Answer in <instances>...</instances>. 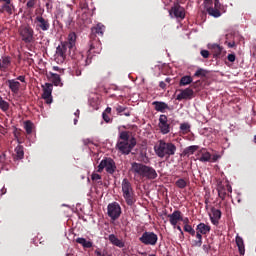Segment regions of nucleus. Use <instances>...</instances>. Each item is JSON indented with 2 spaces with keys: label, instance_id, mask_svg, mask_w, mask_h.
<instances>
[{
  "label": "nucleus",
  "instance_id": "obj_1",
  "mask_svg": "<svg viewBox=\"0 0 256 256\" xmlns=\"http://www.w3.org/2000/svg\"><path fill=\"white\" fill-rule=\"evenodd\" d=\"M105 33V25L99 23L91 29L90 41L88 43L89 50L87 51L86 58L84 59V65H91V59H93V53L99 55L103 47L101 46V40L99 37H103Z\"/></svg>",
  "mask_w": 256,
  "mask_h": 256
},
{
  "label": "nucleus",
  "instance_id": "obj_2",
  "mask_svg": "<svg viewBox=\"0 0 256 256\" xmlns=\"http://www.w3.org/2000/svg\"><path fill=\"white\" fill-rule=\"evenodd\" d=\"M130 171L133 173L136 181H141V179H148L149 181H152L158 177L155 168L139 162H133L131 164Z\"/></svg>",
  "mask_w": 256,
  "mask_h": 256
},
{
  "label": "nucleus",
  "instance_id": "obj_3",
  "mask_svg": "<svg viewBox=\"0 0 256 256\" xmlns=\"http://www.w3.org/2000/svg\"><path fill=\"white\" fill-rule=\"evenodd\" d=\"M131 132L121 131L118 136L116 143V149L121 153V155H129L133 148L137 145V139L135 137L129 136Z\"/></svg>",
  "mask_w": 256,
  "mask_h": 256
},
{
  "label": "nucleus",
  "instance_id": "obj_4",
  "mask_svg": "<svg viewBox=\"0 0 256 256\" xmlns=\"http://www.w3.org/2000/svg\"><path fill=\"white\" fill-rule=\"evenodd\" d=\"M154 153L160 159H169V157H173L177 153V146L173 142L158 140L154 145Z\"/></svg>",
  "mask_w": 256,
  "mask_h": 256
},
{
  "label": "nucleus",
  "instance_id": "obj_5",
  "mask_svg": "<svg viewBox=\"0 0 256 256\" xmlns=\"http://www.w3.org/2000/svg\"><path fill=\"white\" fill-rule=\"evenodd\" d=\"M122 187V197L125 199L126 204L131 207V205H135V190L133 189V184L129 179L124 178L121 183Z\"/></svg>",
  "mask_w": 256,
  "mask_h": 256
},
{
  "label": "nucleus",
  "instance_id": "obj_6",
  "mask_svg": "<svg viewBox=\"0 0 256 256\" xmlns=\"http://www.w3.org/2000/svg\"><path fill=\"white\" fill-rule=\"evenodd\" d=\"M21 41L24 43H33L35 41V30L29 25H21L18 29Z\"/></svg>",
  "mask_w": 256,
  "mask_h": 256
},
{
  "label": "nucleus",
  "instance_id": "obj_7",
  "mask_svg": "<svg viewBox=\"0 0 256 256\" xmlns=\"http://www.w3.org/2000/svg\"><path fill=\"white\" fill-rule=\"evenodd\" d=\"M103 169H105L109 175H113V173L117 171L115 160H113V158H104L101 160L100 164L98 165V173H103Z\"/></svg>",
  "mask_w": 256,
  "mask_h": 256
},
{
  "label": "nucleus",
  "instance_id": "obj_8",
  "mask_svg": "<svg viewBox=\"0 0 256 256\" xmlns=\"http://www.w3.org/2000/svg\"><path fill=\"white\" fill-rule=\"evenodd\" d=\"M140 243L143 245H150L155 247L159 241V236L155 232L145 231L139 238Z\"/></svg>",
  "mask_w": 256,
  "mask_h": 256
},
{
  "label": "nucleus",
  "instance_id": "obj_9",
  "mask_svg": "<svg viewBox=\"0 0 256 256\" xmlns=\"http://www.w3.org/2000/svg\"><path fill=\"white\" fill-rule=\"evenodd\" d=\"M36 31H49L51 29V22L45 18L43 14L37 15L34 19Z\"/></svg>",
  "mask_w": 256,
  "mask_h": 256
},
{
  "label": "nucleus",
  "instance_id": "obj_10",
  "mask_svg": "<svg viewBox=\"0 0 256 256\" xmlns=\"http://www.w3.org/2000/svg\"><path fill=\"white\" fill-rule=\"evenodd\" d=\"M71 51H73V49L62 42L61 45L56 48V59L60 61V63H63L65 59H67V55L71 57Z\"/></svg>",
  "mask_w": 256,
  "mask_h": 256
},
{
  "label": "nucleus",
  "instance_id": "obj_11",
  "mask_svg": "<svg viewBox=\"0 0 256 256\" xmlns=\"http://www.w3.org/2000/svg\"><path fill=\"white\" fill-rule=\"evenodd\" d=\"M107 211L112 221H117V218L121 217V206L117 202L108 204Z\"/></svg>",
  "mask_w": 256,
  "mask_h": 256
},
{
  "label": "nucleus",
  "instance_id": "obj_12",
  "mask_svg": "<svg viewBox=\"0 0 256 256\" xmlns=\"http://www.w3.org/2000/svg\"><path fill=\"white\" fill-rule=\"evenodd\" d=\"M158 127H159L160 133H162V135H167L168 133H171V124H169L167 115H165V114L160 115Z\"/></svg>",
  "mask_w": 256,
  "mask_h": 256
},
{
  "label": "nucleus",
  "instance_id": "obj_13",
  "mask_svg": "<svg viewBox=\"0 0 256 256\" xmlns=\"http://www.w3.org/2000/svg\"><path fill=\"white\" fill-rule=\"evenodd\" d=\"M170 17L183 20L185 18V8L179 3H174L173 7L169 10Z\"/></svg>",
  "mask_w": 256,
  "mask_h": 256
},
{
  "label": "nucleus",
  "instance_id": "obj_14",
  "mask_svg": "<svg viewBox=\"0 0 256 256\" xmlns=\"http://www.w3.org/2000/svg\"><path fill=\"white\" fill-rule=\"evenodd\" d=\"M52 93L53 84L46 83L45 86H43L42 99L46 101L47 105H51L53 103V97L51 96Z\"/></svg>",
  "mask_w": 256,
  "mask_h": 256
},
{
  "label": "nucleus",
  "instance_id": "obj_15",
  "mask_svg": "<svg viewBox=\"0 0 256 256\" xmlns=\"http://www.w3.org/2000/svg\"><path fill=\"white\" fill-rule=\"evenodd\" d=\"M168 218L172 227H177V223H179V221H183V215L179 210H175L172 214H169Z\"/></svg>",
  "mask_w": 256,
  "mask_h": 256
},
{
  "label": "nucleus",
  "instance_id": "obj_16",
  "mask_svg": "<svg viewBox=\"0 0 256 256\" xmlns=\"http://www.w3.org/2000/svg\"><path fill=\"white\" fill-rule=\"evenodd\" d=\"M195 97V92L191 88H186L181 90V93L177 95V101H183V99H193Z\"/></svg>",
  "mask_w": 256,
  "mask_h": 256
},
{
  "label": "nucleus",
  "instance_id": "obj_17",
  "mask_svg": "<svg viewBox=\"0 0 256 256\" xmlns=\"http://www.w3.org/2000/svg\"><path fill=\"white\" fill-rule=\"evenodd\" d=\"M0 13H7V15H13L15 13V5L10 2H2L0 7Z\"/></svg>",
  "mask_w": 256,
  "mask_h": 256
},
{
  "label": "nucleus",
  "instance_id": "obj_18",
  "mask_svg": "<svg viewBox=\"0 0 256 256\" xmlns=\"http://www.w3.org/2000/svg\"><path fill=\"white\" fill-rule=\"evenodd\" d=\"M152 105L154 106L155 111H158L159 113H165L167 110L171 111V108L165 102L154 101L152 102Z\"/></svg>",
  "mask_w": 256,
  "mask_h": 256
},
{
  "label": "nucleus",
  "instance_id": "obj_19",
  "mask_svg": "<svg viewBox=\"0 0 256 256\" xmlns=\"http://www.w3.org/2000/svg\"><path fill=\"white\" fill-rule=\"evenodd\" d=\"M216 191L218 192V197L222 201H225V197H227V186L223 182L218 181Z\"/></svg>",
  "mask_w": 256,
  "mask_h": 256
},
{
  "label": "nucleus",
  "instance_id": "obj_20",
  "mask_svg": "<svg viewBox=\"0 0 256 256\" xmlns=\"http://www.w3.org/2000/svg\"><path fill=\"white\" fill-rule=\"evenodd\" d=\"M25 157V148L21 145H18L14 149L13 159L14 161H21Z\"/></svg>",
  "mask_w": 256,
  "mask_h": 256
},
{
  "label": "nucleus",
  "instance_id": "obj_21",
  "mask_svg": "<svg viewBox=\"0 0 256 256\" xmlns=\"http://www.w3.org/2000/svg\"><path fill=\"white\" fill-rule=\"evenodd\" d=\"M108 240L115 247H119V249H123V247H125V242H123V240L119 239L115 234H110L108 236Z\"/></svg>",
  "mask_w": 256,
  "mask_h": 256
},
{
  "label": "nucleus",
  "instance_id": "obj_22",
  "mask_svg": "<svg viewBox=\"0 0 256 256\" xmlns=\"http://www.w3.org/2000/svg\"><path fill=\"white\" fill-rule=\"evenodd\" d=\"M9 67H11V58L9 56H4L0 59V71L5 73Z\"/></svg>",
  "mask_w": 256,
  "mask_h": 256
},
{
  "label": "nucleus",
  "instance_id": "obj_23",
  "mask_svg": "<svg viewBox=\"0 0 256 256\" xmlns=\"http://www.w3.org/2000/svg\"><path fill=\"white\" fill-rule=\"evenodd\" d=\"M8 87L12 93H19V89H21V83L15 79H11L7 81Z\"/></svg>",
  "mask_w": 256,
  "mask_h": 256
},
{
  "label": "nucleus",
  "instance_id": "obj_24",
  "mask_svg": "<svg viewBox=\"0 0 256 256\" xmlns=\"http://www.w3.org/2000/svg\"><path fill=\"white\" fill-rule=\"evenodd\" d=\"M77 41V34L75 32H70L68 35V41H65L66 44L72 51H75V43Z\"/></svg>",
  "mask_w": 256,
  "mask_h": 256
},
{
  "label": "nucleus",
  "instance_id": "obj_25",
  "mask_svg": "<svg viewBox=\"0 0 256 256\" xmlns=\"http://www.w3.org/2000/svg\"><path fill=\"white\" fill-rule=\"evenodd\" d=\"M211 231V226L205 224V223H199L196 226V233H199V235H207Z\"/></svg>",
  "mask_w": 256,
  "mask_h": 256
},
{
  "label": "nucleus",
  "instance_id": "obj_26",
  "mask_svg": "<svg viewBox=\"0 0 256 256\" xmlns=\"http://www.w3.org/2000/svg\"><path fill=\"white\" fill-rule=\"evenodd\" d=\"M49 75L55 87H63V83L61 82V76L59 74L49 72Z\"/></svg>",
  "mask_w": 256,
  "mask_h": 256
},
{
  "label": "nucleus",
  "instance_id": "obj_27",
  "mask_svg": "<svg viewBox=\"0 0 256 256\" xmlns=\"http://www.w3.org/2000/svg\"><path fill=\"white\" fill-rule=\"evenodd\" d=\"M236 245L240 255H245V242L241 236H236Z\"/></svg>",
  "mask_w": 256,
  "mask_h": 256
},
{
  "label": "nucleus",
  "instance_id": "obj_28",
  "mask_svg": "<svg viewBox=\"0 0 256 256\" xmlns=\"http://www.w3.org/2000/svg\"><path fill=\"white\" fill-rule=\"evenodd\" d=\"M212 215L213 217H211V222L213 225H217V223H219V219H221V210L213 208Z\"/></svg>",
  "mask_w": 256,
  "mask_h": 256
},
{
  "label": "nucleus",
  "instance_id": "obj_29",
  "mask_svg": "<svg viewBox=\"0 0 256 256\" xmlns=\"http://www.w3.org/2000/svg\"><path fill=\"white\" fill-rule=\"evenodd\" d=\"M194 237L195 239L192 240V247H201V245H203V235L196 232Z\"/></svg>",
  "mask_w": 256,
  "mask_h": 256
},
{
  "label": "nucleus",
  "instance_id": "obj_30",
  "mask_svg": "<svg viewBox=\"0 0 256 256\" xmlns=\"http://www.w3.org/2000/svg\"><path fill=\"white\" fill-rule=\"evenodd\" d=\"M199 161H201V163H207L211 161V153H209L205 149L201 150Z\"/></svg>",
  "mask_w": 256,
  "mask_h": 256
},
{
  "label": "nucleus",
  "instance_id": "obj_31",
  "mask_svg": "<svg viewBox=\"0 0 256 256\" xmlns=\"http://www.w3.org/2000/svg\"><path fill=\"white\" fill-rule=\"evenodd\" d=\"M76 243H79V245H82L84 249H91L93 247V242L87 241L85 238H77Z\"/></svg>",
  "mask_w": 256,
  "mask_h": 256
},
{
  "label": "nucleus",
  "instance_id": "obj_32",
  "mask_svg": "<svg viewBox=\"0 0 256 256\" xmlns=\"http://www.w3.org/2000/svg\"><path fill=\"white\" fill-rule=\"evenodd\" d=\"M189 184V179L180 178L175 182V186L178 189H185L187 185Z\"/></svg>",
  "mask_w": 256,
  "mask_h": 256
},
{
  "label": "nucleus",
  "instance_id": "obj_33",
  "mask_svg": "<svg viewBox=\"0 0 256 256\" xmlns=\"http://www.w3.org/2000/svg\"><path fill=\"white\" fill-rule=\"evenodd\" d=\"M193 83V77L191 76H183L180 79L179 86L180 87H186V85H191Z\"/></svg>",
  "mask_w": 256,
  "mask_h": 256
},
{
  "label": "nucleus",
  "instance_id": "obj_34",
  "mask_svg": "<svg viewBox=\"0 0 256 256\" xmlns=\"http://www.w3.org/2000/svg\"><path fill=\"white\" fill-rule=\"evenodd\" d=\"M206 11L208 15H211V17H215V18L221 17V11H219V9L217 8L209 7L207 8Z\"/></svg>",
  "mask_w": 256,
  "mask_h": 256
},
{
  "label": "nucleus",
  "instance_id": "obj_35",
  "mask_svg": "<svg viewBox=\"0 0 256 256\" xmlns=\"http://www.w3.org/2000/svg\"><path fill=\"white\" fill-rule=\"evenodd\" d=\"M210 49H212L215 57H219V55H221L222 51H223V47H221L218 44H212L210 45Z\"/></svg>",
  "mask_w": 256,
  "mask_h": 256
},
{
  "label": "nucleus",
  "instance_id": "obj_36",
  "mask_svg": "<svg viewBox=\"0 0 256 256\" xmlns=\"http://www.w3.org/2000/svg\"><path fill=\"white\" fill-rule=\"evenodd\" d=\"M180 131L183 133V135L191 133V124L187 122L180 124Z\"/></svg>",
  "mask_w": 256,
  "mask_h": 256
},
{
  "label": "nucleus",
  "instance_id": "obj_37",
  "mask_svg": "<svg viewBox=\"0 0 256 256\" xmlns=\"http://www.w3.org/2000/svg\"><path fill=\"white\" fill-rule=\"evenodd\" d=\"M62 21H64L65 25L69 27L73 23V18L71 17L70 13H67V14L64 13L62 14Z\"/></svg>",
  "mask_w": 256,
  "mask_h": 256
},
{
  "label": "nucleus",
  "instance_id": "obj_38",
  "mask_svg": "<svg viewBox=\"0 0 256 256\" xmlns=\"http://www.w3.org/2000/svg\"><path fill=\"white\" fill-rule=\"evenodd\" d=\"M198 149H199V146L197 145L189 146L185 148L184 155H193V153H195V151H197Z\"/></svg>",
  "mask_w": 256,
  "mask_h": 256
},
{
  "label": "nucleus",
  "instance_id": "obj_39",
  "mask_svg": "<svg viewBox=\"0 0 256 256\" xmlns=\"http://www.w3.org/2000/svg\"><path fill=\"white\" fill-rule=\"evenodd\" d=\"M24 129L27 135H31L33 133V123L31 121H26L24 123Z\"/></svg>",
  "mask_w": 256,
  "mask_h": 256
},
{
  "label": "nucleus",
  "instance_id": "obj_40",
  "mask_svg": "<svg viewBox=\"0 0 256 256\" xmlns=\"http://www.w3.org/2000/svg\"><path fill=\"white\" fill-rule=\"evenodd\" d=\"M184 231H185V233H189V235H191L192 237H195L196 230L193 229L192 225L185 224Z\"/></svg>",
  "mask_w": 256,
  "mask_h": 256
},
{
  "label": "nucleus",
  "instance_id": "obj_41",
  "mask_svg": "<svg viewBox=\"0 0 256 256\" xmlns=\"http://www.w3.org/2000/svg\"><path fill=\"white\" fill-rule=\"evenodd\" d=\"M0 109L3 111H9V102L3 100V97L0 95Z\"/></svg>",
  "mask_w": 256,
  "mask_h": 256
},
{
  "label": "nucleus",
  "instance_id": "obj_42",
  "mask_svg": "<svg viewBox=\"0 0 256 256\" xmlns=\"http://www.w3.org/2000/svg\"><path fill=\"white\" fill-rule=\"evenodd\" d=\"M207 76V70L203 68H199L193 75V77H206Z\"/></svg>",
  "mask_w": 256,
  "mask_h": 256
},
{
  "label": "nucleus",
  "instance_id": "obj_43",
  "mask_svg": "<svg viewBox=\"0 0 256 256\" xmlns=\"http://www.w3.org/2000/svg\"><path fill=\"white\" fill-rule=\"evenodd\" d=\"M115 110L117 111L118 115H123L124 111H127V107H123L121 105H118L115 107Z\"/></svg>",
  "mask_w": 256,
  "mask_h": 256
},
{
  "label": "nucleus",
  "instance_id": "obj_44",
  "mask_svg": "<svg viewBox=\"0 0 256 256\" xmlns=\"http://www.w3.org/2000/svg\"><path fill=\"white\" fill-rule=\"evenodd\" d=\"M36 3H37V0H28V2L26 3L27 9H33Z\"/></svg>",
  "mask_w": 256,
  "mask_h": 256
},
{
  "label": "nucleus",
  "instance_id": "obj_45",
  "mask_svg": "<svg viewBox=\"0 0 256 256\" xmlns=\"http://www.w3.org/2000/svg\"><path fill=\"white\" fill-rule=\"evenodd\" d=\"M214 7V9H218V11H221L223 5H221V2H219V0H214Z\"/></svg>",
  "mask_w": 256,
  "mask_h": 256
},
{
  "label": "nucleus",
  "instance_id": "obj_46",
  "mask_svg": "<svg viewBox=\"0 0 256 256\" xmlns=\"http://www.w3.org/2000/svg\"><path fill=\"white\" fill-rule=\"evenodd\" d=\"M94 254H95V256H107V252H105V251H101V250H99V249H96L95 251H94Z\"/></svg>",
  "mask_w": 256,
  "mask_h": 256
},
{
  "label": "nucleus",
  "instance_id": "obj_47",
  "mask_svg": "<svg viewBox=\"0 0 256 256\" xmlns=\"http://www.w3.org/2000/svg\"><path fill=\"white\" fill-rule=\"evenodd\" d=\"M91 179H92V181H99V180H101V175H99L97 173H93L91 175Z\"/></svg>",
  "mask_w": 256,
  "mask_h": 256
},
{
  "label": "nucleus",
  "instance_id": "obj_48",
  "mask_svg": "<svg viewBox=\"0 0 256 256\" xmlns=\"http://www.w3.org/2000/svg\"><path fill=\"white\" fill-rule=\"evenodd\" d=\"M200 54L204 59H209V51L208 50H201Z\"/></svg>",
  "mask_w": 256,
  "mask_h": 256
},
{
  "label": "nucleus",
  "instance_id": "obj_49",
  "mask_svg": "<svg viewBox=\"0 0 256 256\" xmlns=\"http://www.w3.org/2000/svg\"><path fill=\"white\" fill-rule=\"evenodd\" d=\"M102 118L104 119L105 123H111V118L109 114L102 113Z\"/></svg>",
  "mask_w": 256,
  "mask_h": 256
},
{
  "label": "nucleus",
  "instance_id": "obj_50",
  "mask_svg": "<svg viewBox=\"0 0 256 256\" xmlns=\"http://www.w3.org/2000/svg\"><path fill=\"white\" fill-rule=\"evenodd\" d=\"M227 59L230 63H235L236 56L235 54H228Z\"/></svg>",
  "mask_w": 256,
  "mask_h": 256
},
{
  "label": "nucleus",
  "instance_id": "obj_51",
  "mask_svg": "<svg viewBox=\"0 0 256 256\" xmlns=\"http://www.w3.org/2000/svg\"><path fill=\"white\" fill-rule=\"evenodd\" d=\"M199 85H201V80H198V81L192 83L191 87H193V89H197V87H199Z\"/></svg>",
  "mask_w": 256,
  "mask_h": 256
},
{
  "label": "nucleus",
  "instance_id": "obj_52",
  "mask_svg": "<svg viewBox=\"0 0 256 256\" xmlns=\"http://www.w3.org/2000/svg\"><path fill=\"white\" fill-rule=\"evenodd\" d=\"M17 81H20L21 83H27L25 80V76L21 75L16 78Z\"/></svg>",
  "mask_w": 256,
  "mask_h": 256
},
{
  "label": "nucleus",
  "instance_id": "obj_53",
  "mask_svg": "<svg viewBox=\"0 0 256 256\" xmlns=\"http://www.w3.org/2000/svg\"><path fill=\"white\" fill-rule=\"evenodd\" d=\"M122 115L125 117H131V111H129V108H126V111L122 112Z\"/></svg>",
  "mask_w": 256,
  "mask_h": 256
},
{
  "label": "nucleus",
  "instance_id": "obj_54",
  "mask_svg": "<svg viewBox=\"0 0 256 256\" xmlns=\"http://www.w3.org/2000/svg\"><path fill=\"white\" fill-rule=\"evenodd\" d=\"M91 143H93V141H91V139H89V138L83 139L84 145H91Z\"/></svg>",
  "mask_w": 256,
  "mask_h": 256
},
{
  "label": "nucleus",
  "instance_id": "obj_55",
  "mask_svg": "<svg viewBox=\"0 0 256 256\" xmlns=\"http://www.w3.org/2000/svg\"><path fill=\"white\" fill-rule=\"evenodd\" d=\"M226 45L229 49H233V47H235V42H226Z\"/></svg>",
  "mask_w": 256,
  "mask_h": 256
},
{
  "label": "nucleus",
  "instance_id": "obj_56",
  "mask_svg": "<svg viewBox=\"0 0 256 256\" xmlns=\"http://www.w3.org/2000/svg\"><path fill=\"white\" fill-rule=\"evenodd\" d=\"M233 193V188H231V185L226 184V193Z\"/></svg>",
  "mask_w": 256,
  "mask_h": 256
},
{
  "label": "nucleus",
  "instance_id": "obj_57",
  "mask_svg": "<svg viewBox=\"0 0 256 256\" xmlns=\"http://www.w3.org/2000/svg\"><path fill=\"white\" fill-rule=\"evenodd\" d=\"M103 113H105V115H111V107H107Z\"/></svg>",
  "mask_w": 256,
  "mask_h": 256
},
{
  "label": "nucleus",
  "instance_id": "obj_58",
  "mask_svg": "<svg viewBox=\"0 0 256 256\" xmlns=\"http://www.w3.org/2000/svg\"><path fill=\"white\" fill-rule=\"evenodd\" d=\"M159 87H160L161 89H165V88L167 87V84H165V82L161 81V82L159 83Z\"/></svg>",
  "mask_w": 256,
  "mask_h": 256
},
{
  "label": "nucleus",
  "instance_id": "obj_59",
  "mask_svg": "<svg viewBox=\"0 0 256 256\" xmlns=\"http://www.w3.org/2000/svg\"><path fill=\"white\" fill-rule=\"evenodd\" d=\"M219 159V156L218 155H214L213 157H211V161L213 163H215V161H217Z\"/></svg>",
  "mask_w": 256,
  "mask_h": 256
},
{
  "label": "nucleus",
  "instance_id": "obj_60",
  "mask_svg": "<svg viewBox=\"0 0 256 256\" xmlns=\"http://www.w3.org/2000/svg\"><path fill=\"white\" fill-rule=\"evenodd\" d=\"M181 221H183L184 225H189V218H185Z\"/></svg>",
  "mask_w": 256,
  "mask_h": 256
},
{
  "label": "nucleus",
  "instance_id": "obj_61",
  "mask_svg": "<svg viewBox=\"0 0 256 256\" xmlns=\"http://www.w3.org/2000/svg\"><path fill=\"white\" fill-rule=\"evenodd\" d=\"M53 71H61V68L59 66H53Z\"/></svg>",
  "mask_w": 256,
  "mask_h": 256
},
{
  "label": "nucleus",
  "instance_id": "obj_62",
  "mask_svg": "<svg viewBox=\"0 0 256 256\" xmlns=\"http://www.w3.org/2000/svg\"><path fill=\"white\" fill-rule=\"evenodd\" d=\"M176 229L183 235V229H181V226H176Z\"/></svg>",
  "mask_w": 256,
  "mask_h": 256
},
{
  "label": "nucleus",
  "instance_id": "obj_63",
  "mask_svg": "<svg viewBox=\"0 0 256 256\" xmlns=\"http://www.w3.org/2000/svg\"><path fill=\"white\" fill-rule=\"evenodd\" d=\"M77 77L81 76V70H76Z\"/></svg>",
  "mask_w": 256,
  "mask_h": 256
},
{
  "label": "nucleus",
  "instance_id": "obj_64",
  "mask_svg": "<svg viewBox=\"0 0 256 256\" xmlns=\"http://www.w3.org/2000/svg\"><path fill=\"white\" fill-rule=\"evenodd\" d=\"M79 113H80V111H79V110H76V112L74 113V115H75L76 117H79Z\"/></svg>",
  "mask_w": 256,
  "mask_h": 256
}]
</instances>
